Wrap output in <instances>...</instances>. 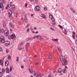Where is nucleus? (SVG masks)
<instances>
[{
  "label": "nucleus",
  "instance_id": "obj_1",
  "mask_svg": "<svg viewBox=\"0 0 77 77\" xmlns=\"http://www.w3.org/2000/svg\"><path fill=\"white\" fill-rule=\"evenodd\" d=\"M62 65H68V62L66 59H63L62 61Z\"/></svg>",
  "mask_w": 77,
  "mask_h": 77
},
{
  "label": "nucleus",
  "instance_id": "obj_2",
  "mask_svg": "<svg viewBox=\"0 0 77 77\" xmlns=\"http://www.w3.org/2000/svg\"><path fill=\"white\" fill-rule=\"evenodd\" d=\"M0 40L2 43L3 44L5 42V37L3 35H1L0 37Z\"/></svg>",
  "mask_w": 77,
  "mask_h": 77
},
{
  "label": "nucleus",
  "instance_id": "obj_3",
  "mask_svg": "<svg viewBox=\"0 0 77 77\" xmlns=\"http://www.w3.org/2000/svg\"><path fill=\"white\" fill-rule=\"evenodd\" d=\"M4 35L5 36H8L9 35V31L5 30L4 32Z\"/></svg>",
  "mask_w": 77,
  "mask_h": 77
},
{
  "label": "nucleus",
  "instance_id": "obj_4",
  "mask_svg": "<svg viewBox=\"0 0 77 77\" xmlns=\"http://www.w3.org/2000/svg\"><path fill=\"white\" fill-rule=\"evenodd\" d=\"M35 11H39L41 9V8H40V7L39 6H36L34 9Z\"/></svg>",
  "mask_w": 77,
  "mask_h": 77
},
{
  "label": "nucleus",
  "instance_id": "obj_5",
  "mask_svg": "<svg viewBox=\"0 0 77 77\" xmlns=\"http://www.w3.org/2000/svg\"><path fill=\"white\" fill-rule=\"evenodd\" d=\"M10 37L11 39H14L16 38V37H15V35L13 34L10 36Z\"/></svg>",
  "mask_w": 77,
  "mask_h": 77
},
{
  "label": "nucleus",
  "instance_id": "obj_6",
  "mask_svg": "<svg viewBox=\"0 0 77 77\" xmlns=\"http://www.w3.org/2000/svg\"><path fill=\"white\" fill-rule=\"evenodd\" d=\"M30 45V43L27 42L26 43V49H27L29 48V46Z\"/></svg>",
  "mask_w": 77,
  "mask_h": 77
},
{
  "label": "nucleus",
  "instance_id": "obj_7",
  "mask_svg": "<svg viewBox=\"0 0 77 77\" xmlns=\"http://www.w3.org/2000/svg\"><path fill=\"white\" fill-rule=\"evenodd\" d=\"M72 37L74 39H75V32H72Z\"/></svg>",
  "mask_w": 77,
  "mask_h": 77
},
{
  "label": "nucleus",
  "instance_id": "obj_8",
  "mask_svg": "<svg viewBox=\"0 0 77 77\" xmlns=\"http://www.w3.org/2000/svg\"><path fill=\"white\" fill-rule=\"evenodd\" d=\"M49 18H50L51 19V20H52V21H55V20H54V18L52 16V15H50Z\"/></svg>",
  "mask_w": 77,
  "mask_h": 77
},
{
  "label": "nucleus",
  "instance_id": "obj_9",
  "mask_svg": "<svg viewBox=\"0 0 77 77\" xmlns=\"http://www.w3.org/2000/svg\"><path fill=\"white\" fill-rule=\"evenodd\" d=\"M10 44V42L9 41H7L5 42V45L6 46H8Z\"/></svg>",
  "mask_w": 77,
  "mask_h": 77
},
{
  "label": "nucleus",
  "instance_id": "obj_10",
  "mask_svg": "<svg viewBox=\"0 0 77 77\" xmlns=\"http://www.w3.org/2000/svg\"><path fill=\"white\" fill-rule=\"evenodd\" d=\"M40 16L42 18H43L45 19V20H46V19H47L46 18V17H45V15L43 14H41L40 15Z\"/></svg>",
  "mask_w": 77,
  "mask_h": 77
},
{
  "label": "nucleus",
  "instance_id": "obj_11",
  "mask_svg": "<svg viewBox=\"0 0 77 77\" xmlns=\"http://www.w3.org/2000/svg\"><path fill=\"white\" fill-rule=\"evenodd\" d=\"M0 64L2 66H3V60H0Z\"/></svg>",
  "mask_w": 77,
  "mask_h": 77
},
{
  "label": "nucleus",
  "instance_id": "obj_12",
  "mask_svg": "<svg viewBox=\"0 0 77 77\" xmlns=\"http://www.w3.org/2000/svg\"><path fill=\"white\" fill-rule=\"evenodd\" d=\"M8 15H12V12L11 10H9L8 11Z\"/></svg>",
  "mask_w": 77,
  "mask_h": 77
},
{
  "label": "nucleus",
  "instance_id": "obj_13",
  "mask_svg": "<svg viewBox=\"0 0 77 77\" xmlns=\"http://www.w3.org/2000/svg\"><path fill=\"white\" fill-rule=\"evenodd\" d=\"M5 65L6 66H8L9 65V62L7 60L5 62Z\"/></svg>",
  "mask_w": 77,
  "mask_h": 77
},
{
  "label": "nucleus",
  "instance_id": "obj_14",
  "mask_svg": "<svg viewBox=\"0 0 77 77\" xmlns=\"http://www.w3.org/2000/svg\"><path fill=\"white\" fill-rule=\"evenodd\" d=\"M52 25L54 26H55L56 25V22H55V21H53V22H52Z\"/></svg>",
  "mask_w": 77,
  "mask_h": 77
},
{
  "label": "nucleus",
  "instance_id": "obj_15",
  "mask_svg": "<svg viewBox=\"0 0 77 77\" xmlns=\"http://www.w3.org/2000/svg\"><path fill=\"white\" fill-rule=\"evenodd\" d=\"M52 41H56L57 42L58 41V38H56V39H54V38H53L52 39Z\"/></svg>",
  "mask_w": 77,
  "mask_h": 77
},
{
  "label": "nucleus",
  "instance_id": "obj_16",
  "mask_svg": "<svg viewBox=\"0 0 77 77\" xmlns=\"http://www.w3.org/2000/svg\"><path fill=\"white\" fill-rule=\"evenodd\" d=\"M8 18H9V19H10V20H11V19H12V14H10L8 15Z\"/></svg>",
  "mask_w": 77,
  "mask_h": 77
},
{
  "label": "nucleus",
  "instance_id": "obj_17",
  "mask_svg": "<svg viewBox=\"0 0 77 77\" xmlns=\"http://www.w3.org/2000/svg\"><path fill=\"white\" fill-rule=\"evenodd\" d=\"M68 32V30L66 29H64V34L66 35H67V32Z\"/></svg>",
  "mask_w": 77,
  "mask_h": 77
},
{
  "label": "nucleus",
  "instance_id": "obj_18",
  "mask_svg": "<svg viewBox=\"0 0 77 77\" xmlns=\"http://www.w3.org/2000/svg\"><path fill=\"white\" fill-rule=\"evenodd\" d=\"M3 27H6V23H5V21H3Z\"/></svg>",
  "mask_w": 77,
  "mask_h": 77
},
{
  "label": "nucleus",
  "instance_id": "obj_19",
  "mask_svg": "<svg viewBox=\"0 0 77 77\" xmlns=\"http://www.w3.org/2000/svg\"><path fill=\"white\" fill-rule=\"evenodd\" d=\"M6 71L7 73H9V68H6Z\"/></svg>",
  "mask_w": 77,
  "mask_h": 77
},
{
  "label": "nucleus",
  "instance_id": "obj_20",
  "mask_svg": "<svg viewBox=\"0 0 77 77\" xmlns=\"http://www.w3.org/2000/svg\"><path fill=\"white\" fill-rule=\"evenodd\" d=\"M63 56H62V55H60V60H63Z\"/></svg>",
  "mask_w": 77,
  "mask_h": 77
},
{
  "label": "nucleus",
  "instance_id": "obj_21",
  "mask_svg": "<svg viewBox=\"0 0 77 77\" xmlns=\"http://www.w3.org/2000/svg\"><path fill=\"white\" fill-rule=\"evenodd\" d=\"M4 32V30L3 29L0 28V33H3Z\"/></svg>",
  "mask_w": 77,
  "mask_h": 77
},
{
  "label": "nucleus",
  "instance_id": "obj_22",
  "mask_svg": "<svg viewBox=\"0 0 77 77\" xmlns=\"http://www.w3.org/2000/svg\"><path fill=\"white\" fill-rule=\"evenodd\" d=\"M32 39V38H27L26 39V41H28L29 40H31Z\"/></svg>",
  "mask_w": 77,
  "mask_h": 77
},
{
  "label": "nucleus",
  "instance_id": "obj_23",
  "mask_svg": "<svg viewBox=\"0 0 77 77\" xmlns=\"http://www.w3.org/2000/svg\"><path fill=\"white\" fill-rule=\"evenodd\" d=\"M59 73H61V72H62V69L61 68L59 69L58 70Z\"/></svg>",
  "mask_w": 77,
  "mask_h": 77
},
{
  "label": "nucleus",
  "instance_id": "obj_24",
  "mask_svg": "<svg viewBox=\"0 0 77 77\" xmlns=\"http://www.w3.org/2000/svg\"><path fill=\"white\" fill-rule=\"evenodd\" d=\"M3 6V5L2 3H0V8H2Z\"/></svg>",
  "mask_w": 77,
  "mask_h": 77
},
{
  "label": "nucleus",
  "instance_id": "obj_25",
  "mask_svg": "<svg viewBox=\"0 0 77 77\" xmlns=\"http://www.w3.org/2000/svg\"><path fill=\"white\" fill-rule=\"evenodd\" d=\"M33 72V70H32V69H29V72L30 73H32V72Z\"/></svg>",
  "mask_w": 77,
  "mask_h": 77
},
{
  "label": "nucleus",
  "instance_id": "obj_26",
  "mask_svg": "<svg viewBox=\"0 0 77 77\" xmlns=\"http://www.w3.org/2000/svg\"><path fill=\"white\" fill-rule=\"evenodd\" d=\"M58 27H60L61 29H63V26H62L60 25H58Z\"/></svg>",
  "mask_w": 77,
  "mask_h": 77
},
{
  "label": "nucleus",
  "instance_id": "obj_27",
  "mask_svg": "<svg viewBox=\"0 0 77 77\" xmlns=\"http://www.w3.org/2000/svg\"><path fill=\"white\" fill-rule=\"evenodd\" d=\"M34 75H35L36 77H37L39 76V75L38 74L36 73H34Z\"/></svg>",
  "mask_w": 77,
  "mask_h": 77
},
{
  "label": "nucleus",
  "instance_id": "obj_28",
  "mask_svg": "<svg viewBox=\"0 0 77 77\" xmlns=\"http://www.w3.org/2000/svg\"><path fill=\"white\" fill-rule=\"evenodd\" d=\"M44 11H47V7H45L44 8Z\"/></svg>",
  "mask_w": 77,
  "mask_h": 77
},
{
  "label": "nucleus",
  "instance_id": "obj_29",
  "mask_svg": "<svg viewBox=\"0 0 77 77\" xmlns=\"http://www.w3.org/2000/svg\"><path fill=\"white\" fill-rule=\"evenodd\" d=\"M22 45H23V43H20L19 44L18 46L19 47H22Z\"/></svg>",
  "mask_w": 77,
  "mask_h": 77
},
{
  "label": "nucleus",
  "instance_id": "obj_30",
  "mask_svg": "<svg viewBox=\"0 0 77 77\" xmlns=\"http://www.w3.org/2000/svg\"><path fill=\"white\" fill-rule=\"evenodd\" d=\"M62 71L64 73H66V69L63 70Z\"/></svg>",
  "mask_w": 77,
  "mask_h": 77
},
{
  "label": "nucleus",
  "instance_id": "obj_31",
  "mask_svg": "<svg viewBox=\"0 0 77 77\" xmlns=\"http://www.w3.org/2000/svg\"><path fill=\"white\" fill-rule=\"evenodd\" d=\"M58 49L59 50V51L60 53H61V52H62V50H61V49H60V48H58Z\"/></svg>",
  "mask_w": 77,
  "mask_h": 77
},
{
  "label": "nucleus",
  "instance_id": "obj_32",
  "mask_svg": "<svg viewBox=\"0 0 77 77\" xmlns=\"http://www.w3.org/2000/svg\"><path fill=\"white\" fill-rule=\"evenodd\" d=\"M10 26H11L12 27H14V25H13V23H10Z\"/></svg>",
  "mask_w": 77,
  "mask_h": 77
},
{
  "label": "nucleus",
  "instance_id": "obj_33",
  "mask_svg": "<svg viewBox=\"0 0 77 77\" xmlns=\"http://www.w3.org/2000/svg\"><path fill=\"white\" fill-rule=\"evenodd\" d=\"M3 75V73L2 72H0V77H2Z\"/></svg>",
  "mask_w": 77,
  "mask_h": 77
},
{
  "label": "nucleus",
  "instance_id": "obj_34",
  "mask_svg": "<svg viewBox=\"0 0 77 77\" xmlns=\"http://www.w3.org/2000/svg\"><path fill=\"white\" fill-rule=\"evenodd\" d=\"M29 30H30V29L28 28L27 30V33H29Z\"/></svg>",
  "mask_w": 77,
  "mask_h": 77
},
{
  "label": "nucleus",
  "instance_id": "obj_35",
  "mask_svg": "<svg viewBox=\"0 0 77 77\" xmlns=\"http://www.w3.org/2000/svg\"><path fill=\"white\" fill-rule=\"evenodd\" d=\"M8 59L9 60H10V59H11V55H8Z\"/></svg>",
  "mask_w": 77,
  "mask_h": 77
},
{
  "label": "nucleus",
  "instance_id": "obj_36",
  "mask_svg": "<svg viewBox=\"0 0 77 77\" xmlns=\"http://www.w3.org/2000/svg\"><path fill=\"white\" fill-rule=\"evenodd\" d=\"M41 35H36L35 36V37L36 38H39V37H41Z\"/></svg>",
  "mask_w": 77,
  "mask_h": 77
},
{
  "label": "nucleus",
  "instance_id": "obj_37",
  "mask_svg": "<svg viewBox=\"0 0 77 77\" xmlns=\"http://www.w3.org/2000/svg\"><path fill=\"white\" fill-rule=\"evenodd\" d=\"M15 8V6L14 5H12V8L14 9V8Z\"/></svg>",
  "mask_w": 77,
  "mask_h": 77
},
{
  "label": "nucleus",
  "instance_id": "obj_38",
  "mask_svg": "<svg viewBox=\"0 0 77 77\" xmlns=\"http://www.w3.org/2000/svg\"><path fill=\"white\" fill-rule=\"evenodd\" d=\"M9 70L10 72H11V71H12V67H10Z\"/></svg>",
  "mask_w": 77,
  "mask_h": 77
},
{
  "label": "nucleus",
  "instance_id": "obj_39",
  "mask_svg": "<svg viewBox=\"0 0 77 77\" xmlns=\"http://www.w3.org/2000/svg\"><path fill=\"white\" fill-rule=\"evenodd\" d=\"M2 72H5V69H2Z\"/></svg>",
  "mask_w": 77,
  "mask_h": 77
},
{
  "label": "nucleus",
  "instance_id": "obj_40",
  "mask_svg": "<svg viewBox=\"0 0 77 77\" xmlns=\"http://www.w3.org/2000/svg\"><path fill=\"white\" fill-rule=\"evenodd\" d=\"M70 9H71V10L72 11V12H73V13H75V11H74V10H73L72 9V8H70Z\"/></svg>",
  "mask_w": 77,
  "mask_h": 77
},
{
  "label": "nucleus",
  "instance_id": "obj_41",
  "mask_svg": "<svg viewBox=\"0 0 77 77\" xmlns=\"http://www.w3.org/2000/svg\"><path fill=\"white\" fill-rule=\"evenodd\" d=\"M25 20V22L26 23H27V19H24Z\"/></svg>",
  "mask_w": 77,
  "mask_h": 77
},
{
  "label": "nucleus",
  "instance_id": "obj_42",
  "mask_svg": "<svg viewBox=\"0 0 77 77\" xmlns=\"http://www.w3.org/2000/svg\"><path fill=\"white\" fill-rule=\"evenodd\" d=\"M48 57L49 59H51V55H49V56Z\"/></svg>",
  "mask_w": 77,
  "mask_h": 77
},
{
  "label": "nucleus",
  "instance_id": "obj_43",
  "mask_svg": "<svg viewBox=\"0 0 77 77\" xmlns=\"http://www.w3.org/2000/svg\"><path fill=\"white\" fill-rule=\"evenodd\" d=\"M50 29H51V30H52V31H54V29H53L52 28H50Z\"/></svg>",
  "mask_w": 77,
  "mask_h": 77
},
{
  "label": "nucleus",
  "instance_id": "obj_44",
  "mask_svg": "<svg viewBox=\"0 0 77 77\" xmlns=\"http://www.w3.org/2000/svg\"><path fill=\"white\" fill-rule=\"evenodd\" d=\"M5 3H6V1H5V0H4L2 2V4H4Z\"/></svg>",
  "mask_w": 77,
  "mask_h": 77
},
{
  "label": "nucleus",
  "instance_id": "obj_45",
  "mask_svg": "<svg viewBox=\"0 0 77 77\" xmlns=\"http://www.w3.org/2000/svg\"><path fill=\"white\" fill-rule=\"evenodd\" d=\"M39 40H42V39H43V38L42 37H40L39 38Z\"/></svg>",
  "mask_w": 77,
  "mask_h": 77
},
{
  "label": "nucleus",
  "instance_id": "obj_46",
  "mask_svg": "<svg viewBox=\"0 0 77 77\" xmlns=\"http://www.w3.org/2000/svg\"><path fill=\"white\" fill-rule=\"evenodd\" d=\"M29 24H28L27 25H26V28H28L29 27Z\"/></svg>",
  "mask_w": 77,
  "mask_h": 77
},
{
  "label": "nucleus",
  "instance_id": "obj_47",
  "mask_svg": "<svg viewBox=\"0 0 77 77\" xmlns=\"http://www.w3.org/2000/svg\"><path fill=\"white\" fill-rule=\"evenodd\" d=\"M24 20H25L26 19H27V17L26 16H24Z\"/></svg>",
  "mask_w": 77,
  "mask_h": 77
},
{
  "label": "nucleus",
  "instance_id": "obj_48",
  "mask_svg": "<svg viewBox=\"0 0 77 77\" xmlns=\"http://www.w3.org/2000/svg\"><path fill=\"white\" fill-rule=\"evenodd\" d=\"M21 68H22V69H23V68H24V66L22 65L21 66Z\"/></svg>",
  "mask_w": 77,
  "mask_h": 77
},
{
  "label": "nucleus",
  "instance_id": "obj_49",
  "mask_svg": "<svg viewBox=\"0 0 77 77\" xmlns=\"http://www.w3.org/2000/svg\"><path fill=\"white\" fill-rule=\"evenodd\" d=\"M3 50V49H2V48L0 47V51H2Z\"/></svg>",
  "mask_w": 77,
  "mask_h": 77
},
{
  "label": "nucleus",
  "instance_id": "obj_50",
  "mask_svg": "<svg viewBox=\"0 0 77 77\" xmlns=\"http://www.w3.org/2000/svg\"><path fill=\"white\" fill-rule=\"evenodd\" d=\"M27 4H26L25 5V7L26 8L27 7Z\"/></svg>",
  "mask_w": 77,
  "mask_h": 77
},
{
  "label": "nucleus",
  "instance_id": "obj_51",
  "mask_svg": "<svg viewBox=\"0 0 77 77\" xmlns=\"http://www.w3.org/2000/svg\"><path fill=\"white\" fill-rule=\"evenodd\" d=\"M30 29L31 30V31H32L33 30V28H30Z\"/></svg>",
  "mask_w": 77,
  "mask_h": 77
},
{
  "label": "nucleus",
  "instance_id": "obj_52",
  "mask_svg": "<svg viewBox=\"0 0 77 77\" xmlns=\"http://www.w3.org/2000/svg\"><path fill=\"white\" fill-rule=\"evenodd\" d=\"M6 52L8 53H9V51L8 50H6Z\"/></svg>",
  "mask_w": 77,
  "mask_h": 77
},
{
  "label": "nucleus",
  "instance_id": "obj_53",
  "mask_svg": "<svg viewBox=\"0 0 77 77\" xmlns=\"http://www.w3.org/2000/svg\"><path fill=\"white\" fill-rule=\"evenodd\" d=\"M12 2H10V5H12Z\"/></svg>",
  "mask_w": 77,
  "mask_h": 77
},
{
  "label": "nucleus",
  "instance_id": "obj_54",
  "mask_svg": "<svg viewBox=\"0 0 77 77\" xmlns=\"http://www.w3.org/2000/svg\"><path fill=\"white\" fill-rule=\"evenodd\" d=\"M6 77H11V76L9 75H7L6 76Z\"/></svg>",
  "mask_w": 77,
  "mask_h": 77
},
{
  "label": "nucleus",
  "instance_id": "obj_55",
  "mask_svg": "<svg viewBox=\"0 0 77 77\" xmlns=\"http://www.w3.org/2000/svg\"><path fill=\"white\" fill-rule=\"evenodd\" d=\"M35 38H36V36H34L33 38L34 39H35Z\"/></svg>",
  "mask_w": 77,
  "mask_h": 77
},
{
  "label": "nucleus",
  "instance_id": "obj_56",
  "mask_svg": "<svg viewBox=\"0 0 77 77\" xmlns=\"http://www.w3.org/2000/svg\"><path fill=\"white\" fill-rule=\"evenodd\" d=\"M19 50H21V48H19Z\"/></svg>",
  "mask_w": 77,
  "mask_h": 77
},
{
  "label": "nucleus",
  "instance_id": "obj_57",
  "mask_svg": "<svg viewBox=\"0 0 77 77\" xmlns=\"http://www.w3.org/2000/svg\"><path fill=\"white\" fill-rule=\"evenodd\" d=\"M10 32H12V29H10Z\"/></svg>",
  "mask_w": 77,
  "mask_h": 77
},
{
  "label": "nucleus",
  "instance_id": "obj_58",
  "mask_svg": "<svg viewBox=\"0 0 77 77\" xmlns=\"http://www.w3.org/2000/svg\"><path fill=\"white\" fill-rule=\"evenodd\" d=\"M16 61L17 62H18V61H19V60L18 59H17Z\"/></svg>",
  "mask_w": 77,
  "mask_h": 77
},
{
  "label": "nucleus",
  "instance_id": "obj_59",
  "mask_svg": "<svg viewBox=\"0 0 77 77\" xmlns=\"http://www.w3.org/2000/svg\"><path fill=\"white\" fill-rule=\"evenodd\" d=\"M72 49L73 51H75V50L73 48H72Z\"/></svg>",
  "mask_w": 77,
  "mask_h": 77
},
{
  "label": "nucleus",
  "instance_id": "obj_60",
  "mask_svg": "<svg viewBox=\"0 0 77 77\" xmlns=\"http://www.w3.org/2000/svg\"><path fill=\"white\" fill-rule=\"evenodd\" d=\"M31 17H33V14H31Z\"/></svg>",
  "mask_w": 77,
  "mask_h": 77
},
{
  "label": "nucleus",
  "instance_id": "obj_61",
  "mask_svg": "<svg viewBox=\"0 0 77 77\" xmlns=\"http://www.w3.org/2000/svg\"><path fill=\"white\" fill-rule=\"evenodd\" d=\"M32 33H35V31H32Z\"/></svg>",
  "mask_w": 77,
  "mask_h": 77
},
{
  "label": "nucleus",
  "instance_id": "obj_62",
  "mask_svg": "<svg viewBox=\"0 0 77 77\" xmlns=\"http://www.w3.org/2000/svg\"><path fill=\"white\" fill-rule=\"evenodd\" d=\"M35 34H36V33H38V32L37 31V32H35Z\"/></svg>",
  "mask_w": 77,
  "mask_h": 77
},
{
  "label": "nucleus",
  "instance_id": "obj_63",
  "mask_svg": "<svg viewBox=\"0 0 77 77\" xmlns=\"http://www.w3.org/2000/svg\"><path fill=\"white\" fill-rule=\"evenodd\" d=\"M65 68H66V69H67V68H68V67L66 66H65Z\"/></svg>",
  "mask_w": 77,
  "mask_h": 77
},
{
  "label": "nucleus",
  "instance_id": "obj_64",
  "mask_svg": "<svg viewBox=\"0 0 77 77\" xmlns=\"http://www.w3.org/2000/svg\"><path fill=\"white\" fill-rule=\"evenodd\" d=\"M48 77H52L51 76V75H48Z\"/></svg>",
  "mask_w": 77,
  "mask_h": 77
}]
</instances>
